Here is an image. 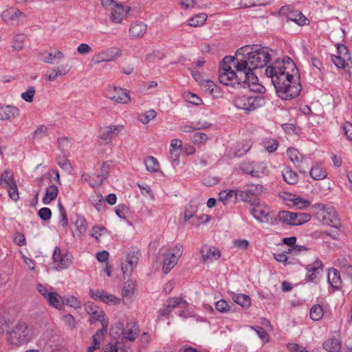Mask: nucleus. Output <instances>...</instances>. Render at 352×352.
<instances>
[{"label": "nucleus", "instance_id": "nucleus-64", "mask_svg": "<svg viewBox=\"0 0 352 352\" xmlns=\"http://www.w3.org/2000/svg\"><path fill=\"white\" fill-rule=\"evenodd\" d=\"M287 349L290 352H309L304 346L296 343H288Z\"/></svg>", "mask_w": 352, "mask_h": 352}, {"label": "nucleus", "instance_id": "nucleus-2", "mask_svg": "<svg viewBox=\"0 0 352 352\" xmlns=\"http://www.w3.org/2000/svg\"><path fill=\"white\" fill-rule=\"evenodd\" d=\"M271 60V54L268 47L254 48L245 46L239 49L235 57H225L223 60L243 69H255L267 65Z\"/></svg>", "mask_w": 352, "mask_h": 352}, {"label": "nucleus", "instance_id": "nucleus-37", "mask_svg": "<svg viewBox=\"0 0 352 352\" xmlns=\"http://www.w3.org/2000/svg\"><path fill=\"white\" fill-rule=\"evenodd\" d=\"M144 164L147 170L151 173H156L160 170V164L157 160L153 156L146 157Z\"/></svg>", "mask_w": 352, "mask_h": 352}, {"label": "nucleus", "instance_id": "nucleus-44", "mask_svg": "<svg viewBox=\"0 0 352 352\" xmlns=\"http://www.w3.org/2000/svg\"><path fill=\"white\" fill-rule=\"evenodd\" d=\"M48 135V128L44 124L39 125L32 134L34 140H41Z\"/></svg>", "mask_w": 352, "mask_h": 352}, {"label": "nucleus", "instance_id": "nucleus-54", "mask_svg": "<svg viewBox=\"0 0 352 352\" xmlns=\"http://www.w3.org/2000/svg\"><path fill=\"white\" fill-rule=\"evenodd\" d=\"M215 307L217 311L221 313L228 312L231 310V305H230L225 300H220L215 304Z\"/></svg>", "mask_w": 352, "mask_h": 352}, {"label": "nucleus", "instance_id": "nucleus-56", "mask_svg": "<svg viewBox=\"0 0 352 352\" xmlns=\"http://www.w3.org/2000/svg\"><path fill=\"white\" fill-rule=\"evenodd\" d=\"M140 255V252L138 250L135 251H132L128 254L126 261L136 266L139 261Z\"/></svg>", "mask_w": 352, "mask_h": 352}, {"label": "nucleus", "instance_id": "nucleus-3", "mask_svg": "<svg viewBox=\"0 0 352 352\" xmlns=\"http://www.w3.org/2000/svg\"><path fill=\"white\" fill-rule=\"evenodd\" d=\"M36 336L34 327L24 321H19L7 332L8 341L17 346L27 344Z\"/></svg>", "mask_w": 352, "mask_h": 352}, {"label": "nucleus", "instance_id": "nucleus-5", "mask_svg": "<svg viewBox=\"0 0 352 352\" xmlns=\"http://www.w3.org/2000/svg\"><path fill=\"white\" fill-rule=\"evenodd\" d=\"M140 329L139 324L135 321H129L124 326L120 321L116 322L111 327L113 336H121L122 342H133L140 335Z\"/></svg>", "mask_w": 352, "mask_h": 352}, {"label": "nucleus", "instance_id": "nucleus-28", "mask_svg": "<svg viewBox=\"0 0 352 352\" xmlns=\"http://www.w3.org/2000/svg\"><path fill=\"white\" fill-rule=\"evenodd\" d=\"M19 109L14 106L7 105L0 107V120H7L16 117Z\"/></svg>", "mask_w": 352, "mask_h": 352}, {"label": "nucleus", "instance_id": "nucleus-17", "mask_svg": "<svg viewBox=\"0 0 352 352\" xmlns=\"http://www.w3.org/2000/svg\"><path fill=\"white\" fill-rule=\"evenodd\" d=\"M124 129V125H110L100 129L99 138L104 141H111Z\"/></svg>", "mask_w": 352, "mask_h": 352}, {"label": "nucleus", "instance_id": "nucleus-57", "mask_svg": "<svg viewBox=\"0 0 352 352\" xmlns=\"http://www.w3.org/2000/svg\"><path fill=\"white\" fill-rule=\"evenodd\" d=\"M200 85L202 89L206 91H209L210 93H213L214 89L215 88V85L213 81L210 80H203L200 81Z\"/></svg>", "mask_w": 352, "mask_h": 352}, {"label": "nucleus", "instance_id": "nucleus-4", "mask_svg": "<svg viewBox=\"0 0 352 352\" xmlns=\"http://www.w3.org/2000/svg\"><path fill=\"white\" fill-rule=\"evenodd\" d=\"M286 67L285 61H276L272 66L266 69L276 89L277 96L282 100H286Z\"/></svg>", "mask_w": 352, "mask_h": 352}, {"label": "nucleus", "instance_id": "nucleus-46", "mask_svg": "<svg viewBox=\"0 0 352 352\" xmlns=\"http://www.w3.org/2000/svg\"><path fill=\"white\" fill-rule=\"evenodd\" d=\"M263 186L260 184L248 185V189H247V190L245 191V192L248 193L247 197L248 199V201L247 202L250 201V195L256 196V195L261 194L263 192Z\"/></svg>", "mask_w": 352, "mask_h": 352}, {"label": "nucleus", "instance_id": "nucleus-45", "mask_svg": "<svg viewBox=\"0 0 352 352\" xmlns=\"http://www.w3.org/2000/svg\"><path fill=\"white\" fill-rule=\"evenodd\" d=\"M156 116V111L153 109H151L144 113H141L138 118L142 123L146 124H148L151 120H153Z\"/></svg>", "mask_w": 352, "mask_h": 352}, {"label": "nucleus", "instance_id": "nucleus-15", "mask_svg": "<svg viewBox=\"0 0 352 352\" xmlns=\"http://www.w3.org/2000/svg\"><path fill=\"white\" fill-rule=\"evenodd\" d=\"M91 297L95 300H100L109 305H116L120 302V299L104 291H90Z\"/></svg>", "mask_w": 352, "mask_h": 352}, {"label": "nucleus", "instance_id": "nucleus-19", "mask_svg": "<svg viewBox=\"0 0 352 352\" xmlns=\"http://www.w3.org/2000/svg\"><path fill=\"white\" fill-rule=\"evenodd\" d=\"M311 216L305 212H293L287 211V225L300 226L308 222Z\"/></svg>", "mask_w": 352, "mask_h": 352}, {"label": "nucleus", "instance_id": "nucleus-31", "mask_svg": "<svg viewBox=\"0 0 352 352\" xmlns=\"http://www.w3.org/2000/svg\"><path fill=\"white\" fill-rule=\"evenodd\" d=\"M58 187L56 185H54V184L50 185L46 188L45 195L43 198V202L45 204H49L52 201L56 199V198L57 197V195H58Z\"/></svg>", "mask_w": 352, "mask_h": 352}, {"label": "nucleus", "instance_id": "nucleus-60", "mask_svg": "<svg viewBox=\"0 0 352 352\" xmlns=\"http://www.w3.org/2000/svg\"><path fill=\"white\" fill-rule=\"evenodd\" d=\"M286 221V212L284 210L280 211L277 216L274 218H271V223L277 225L281 222L283 225Z\"/></svg>", "mask_w": 352, "mask_h": 352}, {"label": "nucleus", "instance_id": "nucleus-26", "mask_svg": "<svg viewBox=\"0 0 352 352\" xmlns=\"http://www.w3.org/2000/svg\"><path fill=\"white\" fill-rule=\"evenodd\" d=\"M289 10V8L287 6V21L294 22L299 25H305L309 23V19L302 12L299 11L292 12Z\"/></svg>", "mask_w": 352, "mask_h": 352}, {"label": "nucleus", "instance_id": "nucleus-52", "mask_svg": "<svg viewBox=\"0 0 352 352\" xmlns=\"http://www.w3.org/2000/svg\"><path fill=\"white\" fill-rule=\"evenodd\" d=\"M208 140V135L204 133H195L192 136V142L195 144H205Z\"/></svg>", "mask_w": 352, "mask_h": 352}, {"label": "nucleus", "instance_id": "nucleus-10", "mask_svg": "<svg viewBox=\"0 0 352 352\" xmlns=\"http://www.w3.org/2000/svg\"><path fill=\"white\" fill-rule=\"evenodd\" d=\"M101 3L110 12V19L116 23H120L129 10V8L118 4L114 0H101Z\"/></svg>", "mask_w": 352, "mask_h": 352}, {"label": "nucleus", "instance_id": "nucleus-14", "mask_svg": "<svg viewBox=\"0 0 352 352\" xmlns=\"http://www.w3.org/2000/svg\"><path fill=\"white\" fill-rule=\"evenodd\" d=\"M72 256L68 254H63L60 248L56 247L54 249L53 254V261L54 267L57 270H63L67 268L72 263Z\"/></svg>", "mask_w": 352, "mask_h": 352}, {"label": "nucleus", "instance_id": "nucleus-23", "mask_svg": "<svg viewBox=\"0 0 352 352\" xmlns=\"http://www.w3.org/2000/svg\"><path fill=\"white\" fill-rule=\"evenodd\" d=\"M147 31V25L143 22H135L129 29V35L132 38L142 37Z\"/></svg>", "mask_w": 352, "mask_h": 352}, {"label": "nucleus", "instance_id": "nucleus-49", "mask_svg": "<svg viewBox=\"0 0 352 352\" xmlns=\"http://www.w3.org/2000/svg\"><path fill=\"white\" fill-rule=\"evenodd\" d=\"M58 147L61 150L63 154L67 155L72 146L71 141L67 138H61L58 140Z\"/></svg>", "mask_w": 352, "mask_h": 352}, {"label": "nucleus", "instance_id": "nucleus-50", "mask_svg": "<svg viewBox=\"0 0 352 352\" xmlns=\"http://www.w3.org/2000/svg\"><path fill=\"white\" fill-rule=\"evenodd\" d=\"M107 232V229L102 226H95L91 230V236L94 237L97 241H99L100 237L102 235H104Z\"/></svg>", "mask_w": 352, "mask_h": 352}, {"label": "nucleus", "instance_id": "nucleus-35", "mask_svg": "<svg viewBox=\"0 0 352 352\" xmlns=\"http://www.w3.org/2000/svg\"><path fill=\"white\" fill-rule=\"evenodd\" d=\"M207 18L206 14L199 13L188 19V25L194 28L201 27L205 23Z\"/></svg>", "mask_w": 352, "mask_h": 352}, {"label": "nucleus", "instance_id": "nucleus-8", "mask_svg": "<svg viewBox=\"0 0 352 352\" xmlns=\"http://www.w3.org/2000/svg\"><path fill=\"white\" fill-rule=\"evenodd\" d=\"M265 98L261 96H249L246 95H237L234 99V104L238 108L250 112L264 106Z\"/></svg>", "mask_w": 352, "mask_h": 352}, {"label": "nucleus", "instance_id": "nucleus-42", "mask_svg": "<svg viewBox=\"0 0 352 352\" xmlns=\"http://www.w3.org/2000/svg\"><path fill=\"white\" fill-rule=\"evenodd\" d=\"M323 309L320 305H314L310 309V318L315 321H318L323 316Z\"/></svg>", "mask_w": 352, "mask_h": 352}, {"label": "nucleus", "instance_id": "nucleus-53", "mask_svg": "<svg viewBox=\"0 0 352 352\" xmlns=\"http://www.w3.org/2000/svg\"><path fill=\"white\" fill-rule=\"evenodd\" d=\"M58 206L60 212V223L63 227H66L68 225V219L66 210L60 202H58Z\"/></svg>", "mask_w": 352, "mask_h": 352}, {"label": "nucleus", "instance_id": "nucleus-59", "mask_svg": "<svg viewBox=\"0 0 352 352\" xmlns=\"http://www.w3.org/2000/svg\"><path fill=\"white\" fill-rule=\"evenodd\" d=\"M338 56L344 57V58L351 59L350 54L348 48L343 44H338L337 45Z\"/></svg>", "mask_w": 352, "mask_h": 352}, {"label": "nucleus", "instance_id": "nucleus-38", "mask_svg": "<svg viewBox=\"0 0 352 352\" xmlns=\"http://www.w3.org/2000/svg\"><path fill=\"white\" fill-rule=\"evenodd\" d=\"M136 280L133 279L128 280L122 288V296L124 297L131 296L135 289Z\"/></svg>", "mask_w": 352, "mask_h": 352}, {"label": "nucleus", "instance_id": "nucleus-34", "mask_svg": "<svg viewBox=\"0 0 352 352\" xmlns=\"http://www.w3.org/2000/svg\"><path fill=\"white\" fill-rule=\"evenodd\" d=\"M287 157L293 162L294 166L296 168H298L300 172H302V170L300 169V164L302 161V155L298 152V151L294 148H287Z\"/></svg>", "mask_w": 352, "mask_h": 352}, {"label": "nucleus", "instance_id": "nucleus-41", "mask_svg": "<svg viewBox=\"0 0 352 352\" xmlns=\"http://www.w3.org/2000/svg\"><path fill=\"white\" fill-rule=\"evenodd\" d=\"M234 302L243 307H248L251 304L250 298L248 295L237 294L232 298Z\"/></svg>", "mask_w": 352, "mask_h": 352}, {"label": "nucleus", "instance_id": "nucleus-47", "mask_svg": "<svg viewBox=\"0 0 352 352\" xmlns=\"http://www.w3.org/2000/svg\"><path fill=\"white\" fill-rule=\"evenodd\" d=\"M107 331V329H98L92 337V343L91 345L95 346L96 349H99L100 341Z\"/></svg>", "mask_w": 352, "mask_h": 352}, {"label": "nucleus", "instance_id": "nucleus-33", "mask_svg": "<svg viewBox=\"0 0 352 352\" xmlns=\"http://www.w3.org/2000/svg\"><path fill=\"white\" fill-rule=\"evenodd\" d=\"M323 347L329 352H339L341 349V342L338 338L328 339L323 343Z\"/></svg>", "mask_w": 352, "mask_h": 352}, {"label": "nucleus", "instance_id": "nucleus-51", "mask_svg": "<svg viewBox=\"0 0 352 352\" xmlns=\"http://www.w3.org/2000/svg\"><path fill=\"white\" fill-rule=\"evenodd\" d=\"M331 60L338 68L344 69L347 66V62L349 60L347 58H344V57L340 56L332 55Z\"/></svg>", "mask_w": 352, "mask_h": 352}, {"label": "nucleus", "instance_id": "nucleus-61", "mask_svg": "<svg viewBox=\"0 0 352 352\" xmlns=\"http://www.w3.org/2000/svg\"><path fill=\"white\" fill-rule=\"evenodd\" d=\"M307 249L303 245L294 244L292 247L287 248V254L297 255L299 253L306 251Z\"/></svg>", "mask_w": 352, "mask_h": 352}, {"label": "nucleus", "instance_id": "nucleus-30", "mask_svg": "<svg viewBox=\"0 0 352 352\" xmlns=\"http://www.w3.org/2000/svg\"><path fill=\"white\" fill-rule=\"evenodd\" d=\"M15 184L13 172L10 170H5L0 176V186L3 188H7L11 186H13Z\"/></svg>", "mask_w": 352, "mask_h": 352}, {"label": "nucleus", "instance_id": "nucleus-24", "mask_svg": "<svg viewBox=\"0 0 352 352\" xmlns=\"http://www.w3.org/2000/svg\"><path fill=\"white\" fill-rule=\"evenodd\" d=\"M250 212L260 221H268L269 208L267 206L256 205L251 208Z\"/></svg>", "mask_w": 352, "mask_h": 352}, {"label": "nucleus", "instance_id": "nucleus-48", "mask_svg": "<svg viewBox=\"0 0 352 352\" xmlns=\"http://www.w3.org/2000/svg\"><path fill=\"white\" fill-rule=\"evenodd\" d=\"M26 39L24 34H18L14 37L12 47L14 50H20L23 47V43Z\"/></svg>", "mask_w": 352, "mask_h": 352}, {"label": "nucleus", "instance_id": "nucleus-22", "mask_svg": "<svg viewBox=\"0 0 352 352\" xmlns=\"http://www.w3.org/2000/svg\"><path fill=\"white\" fill-rule=\"evenodd\" d=\"M327 280L329 285L336 289L342 287V280L340 272L335 268H330L328 270Z\"/></svg>", "mask_w": 352, "mask_h": 352}, {"label": "nucleus", "instance_id": "nucleus-12", "mask_svg": "<svg viewBox=\"0 0 352 352\" xmlns=\"http://www.w3.org/2000/svg\"><path fill=\"white\" fill-rule=\"evenodd\" d=\"M122 56V51L117 47H109L96 53L93 57L95 64L115 60Z\"/></svg>", "mask_w": 352, "mask_h": 352}, {"label": "nucleus", "instance_id": "nucleus-36", "mask_svg": "<svg viewBox=\"0 0 352 352\" xmlns=\"http://www.w3.org/2000/svg\"><path fill=\"white\" fill-rule=\"evenodd\" d=\"M48 302L56 309H61L64 305L63 298L58 293L52 292L46 299Z\"/></svg>", "mask_w": 352, "mask_h": 352}, {"label": "nucleus", "instance_id": "nucleus-9", "mask_svg": "<svg viewBox=\"0 0 352 352\" xmlns=\"http://www.w3.org/2000/svg\"><path fill=\"white\" fill-rule=\"evenodd\" d=\"M104 96L116 104H127L131 102L129 91L115 85L107 86L104 91Z\"/></svg>", "mask_w": 352, "mask_h": 352}, {"label": "nucleus", "instance_id": "nucleus-63", "mask_svg": "<svg viewBox=\"0 0 352 352\" xmlns=\"http://www.w3.org/2000/svg\"><path fill=\"white\" fill-rule=\"evenodd\" d=\"M342 129L346 138L352 141V124L350 122H345L342 125Z\"/></svg>", "mask_w": 352, "mask_h": 352}, {"label": "nucleus", "instance_id": "nucleus-32", "mask_svg": "<svg viewBox=\"0 0 352 352\" xmlns=\"http://www.w3.org/2000/svg\"><path fill=\"white\" fill-rule=\"evenodd\" d=\"M24 14L19 10L11 9L6 10L2 14V19L5 21L19 20L24 18Z\"/></svg>", "mask_w": 352, "mask_h": 352}, {"label": "nucleus", "instance_id": "nucleus-7", "mask_svg": "<svg viewBox=\"0 0 352 352\" xmlns=\"http://www.w3.org/2000/svg\"><path fill=\"white\" fill-rule=\"evenodd\" d=\"M316 219L324 225L336 227L339 220L335 208L325 206L322 204H317L312 206Z\"/></svg>", "mask_w": 352, "mask_h": 352}, {"label": "nucleus", "instance_id": "nucleus-29", "mask_svg": "<svg viewBox=\"0 0 352 352\" xmlns=\"http://www.w3.org/2000/svg\"><path fill=\"white\" fill-rule=\"evenodd\" d=\"M89 320L91 322L100 321L102 325L101 329H107L109 325V318L106 316L104 311L98 307L96 311L90 316Z\"/></svg>", "mask_w": 352, "mask_h": 352}, {"label": "nucleus", "instance_id": "nucleus-21", "mask_svg": "<svg viewBox=\"0 0 352 352\" xmlns=\"http://www.w3.org/2000/svg\"><path fill=\"white\" fill-rule=\"evenodd\" d=\"M311 202L300 196L287 192V207L302 210L309 207Z\"/></svg>", "mask_w": 352, "mask_h": 352}, {"label": "nucleus", "instance_id": "nucleus-25", "mask_svg": "<svg viewBox=\"0 0 352 352\" xmlns=\"http://www.w3.org/2000/svg\"><path fill=\"white\" fill-rule=\"evenodd\" d=\"M87 225L83 217H78L75 222V230L73 236L77 239H81L87 232Z\"/></svg>", "mask_w": 352, "mask_h": 352}, {"label": "nucleus", "instance_id": "nucleus-18", "mask_svg": "<svg viewBox=\"0 0 352 352\" xmlns=\"http://www.w3.org/2000/svg\"><path fill=\"white\" fill-rule=\"evenodd\" d=\"M200 253L204 261L208 263H212L221 256V252L218 248L208 245L202 246Z\"/></svg>", "mask_w": 352, "mask_h": 352}, {"label": "nucleus", "instance_id": "nucleus-1", "mask_svg": "<svg viewBox=\"0 0 352 352\" xmlns=\"http://www.w3.org/2000/svg\"><path fill=\"white\" fill-rule=\"evenodd\" d=\"M253 70L233 67L230 63L222 60L219 67V80L221 83L227 86H247L252 91L262 93L265 88L258 82V78L252 72Z\"/></svg>", "mask_w": 352, "mask_h": 352}, {"label": "nucleus", "instance_id": "nucleus-20", "mask_svg": "<svg viewBox=\"0 0 352 352\" xmlns=\"http://www.w3.org/2000/svg\"><path fill=\"white\" fill-rule=\"evenodd\" d=\"M306 270L307 279L311 282H317L318 276L323 270V264L320 259H316L313 263L307 265Z\"/></svg>", "mask_w": 352, "mask_h": 352}, {"label": "nucleus", "instance_id": "nucleus-55", "mask_svg": "<svg viewBox=\"0 0 352 352\" xmlns=\"http://www.w3.org/2000/svg\"><path fill=\"white\" fill-rule=\"evenodd\" d=\"M35 88L34 87H29L26 91L21 94V98L28 102L33 101L35 94Z\"/></svg>", "mask_w": 352, "mask_h": 352}, {"label": "nucleus", "instance_id": "nucleus-39", "mask_svg": "<svg viewBox=\"0 0 352 352\" xmlns=\"http://www.w3.org/2000/svg\"><path fill=\"white\" fill-rule=\"evenodd\" d=\"M263 148L269 153H273L277 150L278 143L277 140L270 138H265L261 143Z\"/></svg>", "mask_w": 352, "mask_h": 352}, {"label": "nucleus", "instance_id": "nucleus-43", "mask_svg": "<svg viewBox=\"0 0 352 352\" xmlns=\"http://www.w3.org/2000/svg\"><path fill=\"white\" fill-rule=\"evenodd\" d=\"M64 58V54L61 51L56 50L54 53H48L47 56L44 58V61L47 63L53 64L55 63L56 60H60Z\"/></svg>", "mask_w": 352, "mask_h": 352}, {"label": "nucleus", "instance_id": "nucleus-27", "mask_svg": "<svg viewBox=\"0 0 352 352\" xmlns=\"http://www.w3.org/2000/svg\"><path fill=\"white\" fill-rule=\"evenodd\" d=\"M309 175L315 180H322L327 177V172L322 164H316L312 166Z\"/></svg>", "mask_w": 352, "mask_h": 352}, {"label": "nucleus", "instance_id": "nucleus-58", "mask_svg": "<svg viewBox=\"0 0 352 352\" xmlns=\"http://www.w3.org/2000/svg\"><path fill=\"white\" fill-rule=\"evenodd\" d=\"M8 192L9 197L11 199L16 201L19 199V194L16 184H14L13 186H10L6 188Z\"/></svg>", "mask_w": 352, "mask_h": 352}, {"label": "nucleus", "instance_id": "nucleus-13", "mask_svg": "<svg viewBox=\"0 0 352 352\" xmlns=\"http://www.w3.org/2000/svg\"><path fill=\"white\" fill-rule=\"evenodd\" d=\"M240 197L243 201H248V193L243 190H222L219 194V201L224 205L235 202L237 198Z\"/></svg>", "mask_w": 352, "mask_h": 352}, {"label": "nucleus", "instance_id": "nucleus-11", "mask_svg": "<svg viewBox=\"0 0 352 352\" xmlns=\"http://www.w3.org/2000/svg\"><path fill=\"white\" fill-rule=\"evenodd\" d=\"M182 253L183 248L181 245L170 247L164 253L162 270L165 274L168 273L175 267Z\"/></svg>", "mask_w": 352, "mask_h": 352}, {"label": "nucleus", "instance_id": "nucleus-40", "mask_svg": "<svg viewBox=\"0 0 352 352\" xmlns=\"http://www.w3.org/2000/svg\"><path fill=\"white\" fill-rule=\"evenodd\" d=\"M101 352H124L123 343L122 342H116L114 344L109 343L101 351Z\"/></svg>", "mask_w": 352, "mask_h": 352}, {"label": "nucleus", "instance_id": "nucleus-6", "mask_svg": "<svg viewBox=\"0 0 352 352\" xmlns=\"http://www.w3.org/2000/svg\"><path fill=\"white\" fill-rule=\"evenodd\" d=\"M287 99L294 98L300 94L301 85L299 71L294 60L287 56Z\"/></svg>", "mask_w": 352, "mask_h": 352}, {"label": "nucleus", "instance_id": "nucleus-16", "mask_svg": "<svg viewBox=\"0 0 352 352\" xmlns=\"http://www.w3.org/2000/svg\"><path fill=\"white\" fill-rule=\"evenodd\" d=\"M188 305L186 300L182 297L169 298L166 300L164 307L161 309V312L162 314H168L175 307L184 309Z\"/></svg>", "mask_w": 352, "mask_h": 352}, {"label": "nucleus", "instance_id": "nucleus-62", "mask_svg": "<svg viewBox=\"0 0 352 352\" xmlns=\"http://www.w3.org/2000/svg\"><path fill=\"white\" fill-rule=\"evenodd\" d=\"M139 340L142 347H147L151 342V336L148 332H144L140 335Z\"/></svg>", "mask_w": 352, "mask_h": 352}]
</instances>
